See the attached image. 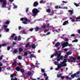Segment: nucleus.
<instances>
[{"instance_id":"1","label":"nucleus","mask_w":80,"mask_h":80,"mask_svg":"<svg viewBox=\"0 0 80 80\" xmlns=\"http://www.w3.org/2000/svg\"><path fill=\"white\" fill-rule=\"evenodd\" d=\"M32 12L33 14L32 15V16L34 17L35 16H36V15H37L38 13H39L40 12V11H39L38 9L35 8L32 10Z\"/></svg>"},{"instance_id":"2","label":"nucleus","mask_w":80,"mask_h":80,"mask_svg":"<svg viewBox=\"0 0 80 80\" xmlns=\"http://www.w3.org/2000/svg\"><path fill=\"white\" fill-rule=\"evenodd\" d=\"M0 2L2 3V8H7L6 5H7V2L6 0H0Z\"/></svg>"},{"instance_id":"3","label":"nucleus","mask_w":80,"mask_h":80,"mask_svg":"<svg viewBox=\"0 0 80 80\" xmlns=\"http://www.w3.org/2000/svg\"><path fill=\"white\" fill-rule=\"evenodd\" d=\"M60 63H58V67H59V68H61L62 67H66V66L67 65V63H65V64H64L63 62H61Z\"/></svg>"},{"instance_id":"4","label":"nucleus","mask_w":80,"mask_h":80,"mask_svg":"<svg viewBox=\"0 0 80 80\" xmlns=\"http://www.w3.org/2000/svg\"><path fill=\"white\" fill-rule=\"evenodd\" d=\"M76 20H75V18H73L72 19V18H70V20H71L72 22H78L80 21V16H79L78 17L76 18Z\"/></svg>"},{"instance_id":"5","label":"nucleus","mask_w":80,"mask_h":80,"mask_svg":"<svg viewBox=\"0 0 80 80\" xmlns=\"http://www.w3.org/2000/svg\"><path fill=\"white\" fill-rule=\"evenodd\" d=\"M75 77H79L80 76L78 75H77V74H76V73H75L73 75H71V77L72 78H74Z\"/></svg>"},{"instance_id":"6","label":"nucleus","mask_w":80,"mask_h":80,"mask_svg":"<svg viewBox=\"0 0 80 80\" xmlns=\"http://www.w3.org/2000/svg\"><path fill=\"white\" fill-rule=\"evenodd\" d=\"M68 46V42H66L64 43L62 45V48H65L66 47Z\"/></svg>"},{"instance_id":"7","label":"nucleus","mask_w":80,"mask_h":80,"mask_svg":"<svg viewBox=\"0 0 80 80\" xmlns=\"http://www.w3.org/2000/svg\"><path fill=\"white\" fill-rule=\"evenodd\" d=\"M38 5V3L37 2V1L34 2L33 4V6L34 7H36Z\"/></svg>"},{"instance_id":"8","label":"nucleus","mask_w":80,"mask_h":80,"mask_svg":"<svg viewBox=\"0 0 80 80\" xmlns=\"http://www.w3.org/2000/svg\"><path fill=\"white\" fill-rule=\"evenodd\" d=\"M24 20L25 21H26V22L23 21L22 22V23H23L24 24H27V22L28 21V19H27V18H24Z\"/></svg>"},{"instance_id":"9","label":"nucleus","mask_w":80,"mask_h":80,"mask_svg":"<svg viewBox=\"0 0 80 80\" xmlns=\"http://www.w3.org/2000/svg\"><path fill=\"white\" fill-rule=\"evenodd\" d=\"M69 57L70 58V60H72H72H73V61H75V60L77 59L76 57Z\"/></svg>"},{"instance_id":"10","label":"nucleus","mask_w":80,"mask_h":80,"mask_svg":"<svg viewBox=\"0 0 80 80\" xmlns=\"http://www.w3.org/2000/svg\"><path fill=\"white\" fill-rule=\"evenodd\" d=\"M67 24H68V21H66L63 22V25H66Z\"/></svg>"},{"instance_id":"11","label":"nucleus","mask_w":80,"mask_h":80,"mask_svg":"<svg viewBox=\"0 0 80 80\" xmlns=\"http://www.w3.org/2000/svg\"><path fill=\"white\" fill-rule=\"evenodd\" d=\"M15 69L17 71H18V72H19V71H20L21 68H20L19 67H16Z\"/></svg>"},{"instance_id":"12","label":"nucleus","mask_w":80,"mask_h":80,"mask_svg":"<svg viewBox=\"0 0 80 80\" xmlns=\"http://www.w3.org/2000/svg\"><path fill=\"white\" fill-rule=\"evenodd\" d=\"M15 34L12 33V35H11V37L10 38V40H12V38H13L15 37Z\"/></svg>"},{"instance_id":"13","label":"nucleus","mask_w":80,"mask_h":80,"mask_svg":"<svg viewBox=\"0 0 80 80\" xmlns=\"http://www.w3.org/2000/svg\"><path fill=\"white\" fill-rule=\"evenodd\" d=\"M2 66H3V64L2 62H0V72L2 71Z\"/></svg>"},{"instance_id":"14","label":"nucleus","mask_w":80,"mask_h":80,"mask_svg":"<svg viewBox=\"0 0 80 80\" xmlns=\"http://www.w3.org/2000/svg\"><path fill=\"white\" fill-rule=\"evenodd\" d=\"M58 8H61V7L60 6H55V8L56 9H58Z\"/></svg>"},{"instance_id":"15","label":"nucleus","mask_w":80,"mask_h":80,"mask_svg":"<svg viewBox=\"0 0 80 80\" xmlns=\"http://www.w3.org/2000/svg\"><path fill=\"white\" fill-rule=\"evenodd\" d=\"M68 12L70 13V15H72L73 13V11L72 10H69L68 11Z\"/></svg>"},{"instance_id":"16","label":"nucleus","mask_w":80,"mask_h":80,"mask_svg":"<svg viewBox=\"0 0 80 80\" xmlns=\"http://www.w3.org/2000/svg\"><path fill=\"white\" fill-rule=\"evenodd\" d=\"M60 45V42H57L56 44L55 45V46L56 47H57L58 46H59Z\"/></svg>"},{"instance_id":"17","label":"nucleus","mask_w":80,"mask_h":80,"mask_svg":"<svg viewBox=\"0 0 80 80\" xmlns=\"http://www.w3.org/2000/svg\"><path fill=\"white\" fill-rule=\"evenodd\" d=\"M67 59H64V61H62V63H63L64 64H65V63H66V62H67Z\"/></svg>"},{"instance_id":"18","label":"nucleus","mask_w":80,"mask_h":80,"mask_svg":"<svg viewBox=\"0 0 80 80\" xmlns=\"http://www.w3.org/2000/svg\"><path fill=\"white\" fill-rule=\"evenodd\" d=\"M35 29V32H38V31L39 30V27H37Z\"/></svg>"},{"instance_id":"19","label":"nucleus","mask_w":80,"mask_h":80,"mask_svg":"<svg viewBox=\"0 0 80 80\" xmlns=\"http://www.w3.org/2000/svg\"><path fill=\"white\" fill-rule=\"evenodd\" d=\"M17 61L15 60L14 61V62L12 63V65L14 66H17Z\"/></svg>"},{"instance_id":"20","label":"nucleus","mask_w":80,"mask_h":80,"mask_svg":"<svg viewBox=\"0 0 80 80\" xmlns=\"http://www.w3.org/2000/svg\"><path fill=\"white\" fill-rule=\"evenodd\" d=\"M32 48L33 49H34L35 48H36V45L35 44H33L31 45Z\"/></svg>"},{"instance_id":"21","label":"nucleus","mask_w":80,"mask_h":80,"mask_svg":"<svg viewBox=\"0 0 80 80\" xmlns=\"http://www.w3.org/2000/svg\"><path fill=\"white\" fill-rule=\"evenodd\" d=\"M32 74V72L30 71H28V72L27 73V75L28 76H30Z\"/></svg>"},{"instance_id":"22","label":"nucleus","mask_w":80,"mask_h":80,"mask_svg":"<svg viewBox=\"0 0 80 80\" xmlns=\"http://www.w3.org/2000/svg\"><path fill=\"white\" fill-rule=\"evenodd\" d=\"M58 51H56L55 52V53L54 54V56H55V57H57V56H58Z\"/></svg>"},{"instance_id":"23","label":"nucleus","mask_w":80,"mask_h":80,"mask_svg":"<svg viewBox=\"0 0 80 80\" xmlns=\"http://www.w3.org/2000/svg\"><path fill=\"white\" fill-rule=\"evenodd\" d=\"M17 74H16V73H13L11 75L10 77H15L16 76Z\"/></svg>"},{"instance_id":"24","label":"nucleus","mask_w":80,"mask_h":80,"mask_svg":"<svg viewBox=\"0 0 80 80\" xmlns=\"http://www.w3.org/2000/svg\"><path fill=\"white\" fill-rule=\"evenodd\" d=\"M46 12L48 13H50V12H51V9H48L46 10Z\"/></svg>"},{"instance_id":"25","label":"nucleus","mask_w":80,"mask_h":80,"mask_svg":"<svg viewBox=\"0 0 80 80\" xmlns=\"http://www.w3.org/2000/svg\"><path fill=\"white\" fill-rule=\"evenodd\" d=\"M19 52H23V49L22 48H19Z\"/></svg>"},{"instance_id":"26","label":"nucleus","mask_w":80,"mask_h":80,"mask_svg":"<svg viewBox=\"0 0 80 80\" xmlns=\"http://www.w3.org/2000/svg\"><path fill=\"white\" fill-rule=\"evenodd\" d=\"M3 27H4V28L5 30V29H7V28H8V26L6 25H3Z\"/></svg>"},{"instance_id":"27","label":"nucleus","mask_w":80,"mask_h":80,"mask_svg":"<svg viewBox=\"0 0 80 80\" xmlns=\"http://www.w3.org/2000/svg\"><path fill=\"white\" fill-rule=\"evenodd\" d=\"M67 60H68V62H70L71 61V62H73V60H72V59H67Z\"/></svg>"},{"instance_id":"28","label":"nucleus","mask_w":80,"mask_h":80,"mask_svg":"<svg viewBox=\"0 0 80 80\" xmlns=\"http://www.w3.org/2000/svg\"><path fill=\"white\" fill-rule=\"evenodd\" d=\"M18 41H20V40H21V38H20V36H18Z\"/></svg>"},{"instance_id":"29","label":"nucleus","mask_w":80,"mask_h":80,"mask_svg":"<svg viewBox=\"0 0 80 80\" xmlns=\"http://www.w3.org/2000/svg\"><path fill=\"white\" fill-rule=\"evenodd\" d=\"M20 72H21L22 73H24V70L23 69H21L20 70Z\"/></svg>"},{"instance_id":"30","label":"nucleus","mask_w":80,"mask_h":80,"mask_svg":"<svg viewBox=\"0 0 80 80\" xmlns=\"http://www.w3.org/2000/svg\"><path fill=\"white\" fill-rule=\"evenodd\" d=\"M17 52H18L17 49H15L14 50L13 53H17Z\"/></svg>"},{"instance_id":"31","label":"nucleus","mask_w":80,"mask_h":80,"mask_svg":"<svg viewBox=\"0 0 80 80\" xmlns=\"http://www.w3.org/2000/svg\"><path fill=\"white\" fill-rule=\"evenodd\" d=\"M58 63H59V62L57 61L54 62V64L55 65H58Z\"/></svg>"},{"instance_id":"32","label":"nucleus","mask_w":80,"mask_h":80,"mask_svg":"<svg viewBox=\"0 0 80 80\" xmlns=\"http://www.w3.org/2000/svg\"><path fill=\"white\" fill-rule=\"evenodd\" d=\"M22 58L21 57L20 55H19L18 57V59L19 60H22Z\"/></svg>"},{"instance_id":"33","label":"nucleus","mask_w":80,"mask_h":80,"mask_svg":"<svg viewBox=\"0 0 80 80\" xmlns=\"http://www.w3.org/2000/svg\"><path fill=\"white\" fill-rule=\"evenodd\" d=\"M27 55H28L27 52H25L24 54V56H27Z\"/></svg>"},{"instance_id":"34","label":"nucleus","mask_w":80,"mask_h":80,"mask_svg":"<svg viewBox=\"0 0 80 80\" xmlns=\"http://www.w3.org/2000/svg\"><path fill=\"white\" fill-rule=\"evenodd\" d=\"M68 57V56L67 54H66L65 56L63 58H67Z\"/></svg>"},{"instance_id":"35","label":"nucleus","mask_w":80,"mask_h":80,"mask_svg":"<svg viewBox=\"0 0 80 80\" xmlns=\"http://www.w3.org/2000/svg\"><path fill=\"white\" fill-rule=\"evenodd\" d=\"M78 40L77 39H75L72 41V42H77Z\"/></svg>"},{"instance_id":"36","label":"nucleus","mask_w":80,"mask_h":80,"mask_svg":"<svg viewBox=\"0 0 80 80\" xmlns=\"http://www.w3.org/2000/svg\"><path fill=\"white\" fill-rule=\"evenodd\" d=\"M9 23H10V22L9 21H7L5 22V24H7L8 25Z\"/></svg>"},{"instance_id":"37","label":"nucleus","mask_w":80,"mask_h":80,"mask_svg":"<svg viewBox=\"0 0 80 80\" xmlns=\"http://www.w3.org/2000/svg\"><path fill=\"white\" fill-rule=\"evenodd\" d=\"M7 43H4L3 44H2V47H5V46H6V45H7Z\"/></svg>"},{"instance_id":"38","label":"nucleus","mask_w":80,"mask_h":80,"mask_svg":"<svg viewBox=\"0 0 80 80\" xmlns=\"http://www.w3.org/2000/svg\"><path fill=\"white\" fill-rule=\"evenodd\" d=\"M5 30L7 32H9V29L7 28L5 29Z\"/></svg>"},{"instance_id":"39","label":"nucleus","mask_w":80,"mask_h":80,"mask_svg":"<svg viewBox=\"0 0 80 80\" xmlns=\"http://www.w3.org/2000/svg\"><path fill=\"white\" fill-rule=\"evenodd\" d=\"M34 29H35L33 28H32L29 29V31H30V32H32V31Z\"/></svg>"},{"instance_id":"40","label":"nucleus","mask_w":80,"mask_h":80,"mask_svg":"<svg viewBox=\"0 0 80 80\" xmlns=\"http://www.w3.org/2000/svg\"><path fill=\"white\" fill-rule=\"evenodd\" d=\"M28 46H29V43H28L27 44H26V48H27Z\"/></svg>"},{"instance_id":"41","label":"nucleus","mask_w":80,"mask_h":80,"mask_svg":"<svg viewBox=\"0 0 80 80\" xmlns=\"http://www.w3.org/2000/svg\"><path fill=\"white\" fill-rule=\"evenodd\" d=\"M66 54L67 55H71V54H72V52H68L66 53Z\"/></svg>"},{"instance_id":"42","label":"nucleus","mask_w":80,"mask_h":80,"mask_svg":"<svg viewBox=\"0 0 80 80\" xmlns=\"http://www.w3.org/2000/svg\"><path fill=\"white\" fill-rule=\"evenodd\" d=\"M34 57V55H33V54H31V57H30V58H33Z\"/></svg>"},{"instance_id":"43","label":"nucleus","mask_w":80,"mask_h":80,"mask_svg":"<svg viewBox=\"0 0 80 80\" xmlns=\"http://www.w3.org/2000/svg\"><path fill=\"white\" fill-rule=\"evenodd\" d=\"M11 80H17V78H15L14 79L13 78H12L11 79Z\"/></svg>"},{"instance_id":"44","label":"nucleus","mask_w":80,"mask_h":80,"mask_svg":"<svg viewBox=\"0 0 80 80\" xmlns=\"http://www.w3.org/2000/svg\"><path fill=\"white\" fill-rule=\"evenodd\" d=\"M74 5L76 6V7H78L79 6V5L77 3H74Z\"/></svg>"},{"instance_id":"45","label":"nucleus","mask_w":80,"mask_h":80,"mask_svg":"<svg viewBox=\"0 0 80 80\" xmlns=\"http://www.w3.org/2000/svg\"><path fill=\"white\" fill-rule=\"evenodd\" d=\"M51 27V26H50V24H48L47 26V27L49 28H50Z\"/></svg>"},{"instance_id":"46","label":"nucleus","mask_w":80,"mask_h":80,"mask_svg":"<svg viewBox=\"0 0 80 80\" xmlns=\"http://www.w3.org/2000/svg\"><path fill=\"white\" fill-rule=\"evenodd\" d=\"M14 45H16V42H13L12 43V46L13 47H14Z\"/></svg>"},{"instance_id":"47","label":"nucleus","mask_w":80,"mask_h":80,"mask_svg":"<svg viewBox=\"0 0 80 80\" xmlns=\"http://www.w3.org/2000/svg\"><path fill=\"white\" fill-rule=\"evenodd\" d=\"M57 56H58L57 58H59L60 57V54H58Z\"/></svg>"},{"instance_id":"48","label":"nucleus","mask_w":80,"mask_h":80,"mask_svg":"<svg viewBox=\"0 0 80 80\" xmlns=\"http://www.w3.org/2000/svg\"><path fill=\"white\" fill-rule=\"evenodd\" d=\"M60 60H61L60 58H57V62H59L60 61Z\"/></svg>"},{"instance_id":"49","label":"nucleus","mask_w":80,"mask_h":80,"mask_svg":"<svg viewBox=\"0 0 80 80\" xmlns=\"http://www.w3.org/2000/svg\"><path fill=\"white\" fill-rule=\"evenodd\" d=\"M41 71L42 73H44V72H45V70H44V69H41Z\"/></svg>"},{"instance_id":"50","label":"nucleus","mask_w":80,"mask_h":80,"mask_svg":"<svg viewBox=\"0 0 80 80\" xmlns=\"http://www.w3.org/2000/svg\"><path fill=\"white\" fill-rule=\"evenodd\" d=\"M10 46H9L7 48L8 50H10Z\"/></svg>"},{"instance_id":"51","label":"nucleus","mask_w":80,"mask_h":80,"mask_svg":"<svg viewBox=\"0 0 80 80\" xmlns=\"http://www.w3.org/2000/svg\"><path fill=\"white\" fill-rule=\"evenodd\" d=\"M22 33L23 34H26V32L24 30L23 31Z\"/></svg>"},{"instance_id":"52","label":"nucleus","mask_w":80,"mask_h":80,"mask_svg":"<svg viewBox=\"0 0 80 80\" xmlns=\"http://www.w3.org/2000/svg\"><path fill=\"white\" fill-rule=\"evenodd\" d=\"M60 68H60L58 67V68H56V70H58Z\"/></svg>"},{"instance_id":"53","label":"nucleus","mask_w":80,"mask_h":80,"mask_svg":"<svg viewBox=\"0 0 80 80\" xmlns=\"http://www.w3.org/2000/svg\"><path fill=\"white\" fill-rule=\"evenodd\" d=\"M14 40L15 41L17 40V37L16 36L14 38Z\"/></svg>"},{"instance_id":"54","label":"nucleus","mask_w":80,"mask_h":80,"mask_svg":"<svg viewBox=\"0 0 80 80\" xmlns=\"http://www.w3.org/2000/svg\"><path fill=\"white\" fill-rule=\"evenodd\" d=\"M3 59V56H1L0 57V60H2V59Z\"/></svg>"},{"instance_id":"55","label":"nucleus","mask_w":80,"mask_h":80,"mask_svg":"<svg viewBox=\"0 0 80 80\" xmlns=\"http://www.w3.org/2000/svg\"><path fill=\"white\" fill-rule=\"evenodd\" d=\"M71 37H75V35L74 34H73L71 35Z\"/></svg>"},{"instance_id":"56","label":"nucleus","mask_w":80,"mask_h":80,"mask_svg":"<svg viewBox=\"0 0 80 80\" xmlns=\"http://www.w3.org/2000/svg\"><path fill=\"white\" fill-rule=\"evenodd\" d=\"M61 77V75L59 74L58 75V78H60Z\"/></svg>"},{"instance_id":"57","label":"nucleus","mask_w":80,"mask_h":80,"mask_svg":"<svg viewBox=\"0 0 80 80\" xmlns=\"http://www.w3.org/2000/svg\"><path fill=\"white\" fill-rule=\"evenodd\" d=\"M46 25H43L42 26V28H46Z\"/></svg>"},{"instance_id":"58","label":"nucleus","mask_w":80,"mask_h":80,"mask_svg":"<svg viewBox=\"0 0 80 80\" xmlns=\"http://www.w3.org/2000/svg\"><path fill=\"white\" fill-rule=\"evenodd\" d=\"M60 58L61 59H63V56H60Z\"/></svg>"},{"instance_id":"59","label":"nucleus","mask_w":80,"mask_h":80,"mask_svg":"<svg viewBox=\"0 0 80 80\" xmlns=\"http://www.w3.org/2000/svg\"><path fill=\"white\" fill-rule=\"evenodd\" d=\"M29 9L28 8H27L26 10V12H28Z\"/></svg>"},{"instance_id":"60","label":"nucleus","mask_w":80,"mask_h":80,"mask_svg":"<svg viewBox=\"0 0 80 80\" xmlns=\"http://www.w3.org/2000/svg\"><path fill=\"white\" fill-rule=\"evenodd\" d=\"M47 74L46 73H44V77H47Z\"/></svg>"},{"instance_id":"61","label":"nucleus","mask_w":80,"mask_h":80,"mask_svg":"<svg viewBox=\"0 0 80 80\" xmlns=\"http://www.w3.org/2000/svg\"><path fill=\"white\" fill-rule=\"evenodd\" d=\"M54 56H55L54 54H52L51 56V58H53Z\"/></svg>"},{"instance_id":"62","label":"nucleus","mask_w":80,"mask_h":80,"mask_svg":"<svg viewBox=\"0 0 80 80\" xmlns=\"http://www.w3.org/2000/svg\"><path fill=\"white\" fill-rule=\"evenodd\" d=\"M77 59L78 60H80V56H78L77 57Z\"/></svg>"},{"instance_id":"63","label":"nucleus","mask_w":80,"mask_h":80,"mask_svg":"<svg viewBox=\"0 0 80 80\" xmlns=\"http://www.w3.org/2000/svg\"><path fill=\"white\" fill-rule=\"evenodd\" d=\"M48 79V77L47 76V77H46V78L45 79V80H47Z\"/></svg>"},{"instance_id":"64","label":"nucleus","mask_w":80,"mask_h":80,"mask_svg":"<svg viewBox=\"0 0 80 80\" xmlns=\"http://www.w3.org/2000/svg\"><path fill=\"white\" fill-rule=\"evenodd\" d=\"M49 34H50V32H48V33H47L46 35H49Z\"/></svg>"}]
</instances>
